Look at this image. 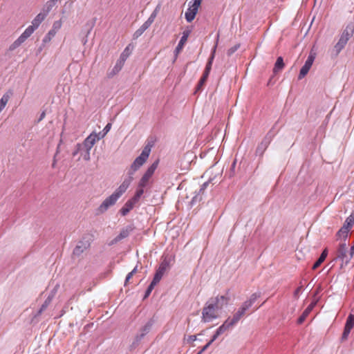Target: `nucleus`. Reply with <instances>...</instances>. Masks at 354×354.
<instances>
[{
  "label": "nucleus",
  "mask_w": 354,
  "mask_h": 354,
  "mask_svg": "<svg viewBox=\"0 0 354 354\" xmlns=\"http://www.w3.org/2000/svg\"><path fill=\"white\" fill-rule=\"evenodd\" d=\"M118 199V198L112 194L110 196L106 198L99 206L97 209V213L98 214L104 213L110 207L113 206L116 203Z\"/></svg>",
  "instance_id": "nucleus-9"
},
{
  "label": "nucleus",
  "mask_w": 354,
  "mask_h": 354,
  "mask_svg": "<svg viewBox=\"0 0 354 354\" xmlns=\"http://www.w3.org/2000/svg\"><path fill=\"white\" fill-rule=\"evenodd\" d=\"M354 33V24H350L346 26L345 29L343 30L342 33L340 35L339 39L337 43L335 45L332 54L334 56H337L339 53L342 51V50L345 47L348 41L351 39V37L353 35Z\"/></svg>",
  "instance_id": "nucleus-2"
},
{
  "label": "nucleus",
  "mask_w": 354,
  "mask_h": 354,
  "mask_svg": "<svg viewBox=\"0 0 354 354\" xmlns=\"http://www.w3.org/2000/svg\"><path fill=\"white\" fill-rule=\"evenodd\" d=\"M267 147V143L262 142L257 148V152L262 153L264 149Z\"/></svg>",
  "instance_id": "nucleus-47"
},
{
  "label": "nucleus",
  "mask_w": 354,
  "mask_h": 354,
  "mask_svg": "<svg viewBox=\"0 0 354 354\" xmlns=\"http://www.w3.org/2000/svg\"><path fill=\"white\" fill-rule=\"evenodd\" d=\"M315 59V53L310 52L304 65L301 67V68L300 70L299 75L298 77V78L299 80H301L307 75V73H308V71H310V69L313 65V63Z\"/></svg>",
  "instance_id": "nucleus-7"
},
{
  "label": "nucleus",
  "mask_w": 354,
  "mask_h": 354,
  "mask_svg": "<svg viewBox=\"0 0 354 354\" xmlns=\"http://www.w3.org/2000/svg\"><path fill=\"white\" fill-rule=\"evenodd\" d=\"M44 118V111H43L41 113L40 116H39V119H38V121H37V122H39L41 121V120H43V118Z\"/></svg>",
  "instance_id": "nucleus-54"
},
{
  "label": "nucleus",
  "mask_w": 354,
  "mask_h": 354,
  "mask_svg": "<svg viewBox=\"0 0 354 354\" xmlns=\"http://www.w3.org/2000/svg\"><path fill=\"white\" fill-rule=\"evenodd\" d=\"M350 230L346 228V227L342 226L341 229L337 232V236L339 237H342L344 239H346L348 236V234Z\"/></svg>",
  "instance_id": "nucleus-34"
},
{
  "label": "nucleus",
  "mask_w": 354,
  "mask_h": 354,
  "mask_svg": "<svg viewBox=\"0 0 354 354\" xmlns=\"http://www.w3.org/2000/svg\"><path fill=\"white\" fill-rule=\"evenodd\" d=\"M230 300L229 290L224 295L210 298L202 309L201 322L209 323L219 318L223 308L228 304Z\"/></svg>",
  "instance_id": "nucleus-1"
},
{
  "label": "nucleus",
  "mask_w": 354,
  "mask_h": 354,
  "mask_svg": "<svg viewBox=\"0 0 354 354\" xmlns=\"http://www.w3.org/2000/svg\"><path fill=\"white\" fill-rule=\"evenodd\" d=\"M97 141V138L95 136V133L93 132L84 140L82 146L84 149L91 150Z\"/></svg>",
  "instance_id": "nucleus-18"
},
{
  "label": "nucleus",
  "mask_w": 354,
  "mask_h": 354,
  "mask_svg": "<svg viewBox=\"0 0 354 354\" xmlns=\"http://www.w3.org/2000/svg\"><path fill=\"white\" fill-rule=\"evenodd\" d=\"M158 281H155L154 279L152 280L151 283L149 286L148 288L146 290L145 298H147L149 297V295L151 294L152 290L153 289L154 286L158 283Z\"/></svg>",
  "instance_id": "nucleus-38"
},
{
  "label": "nucleus",
  "mask_w": 354,
  "mask_h": 354,
  "mask_svg": "<svg viewBox=\"0 0 354 354\" xmlns=\"http://www.w3.org/2000/svg\"><path fill=\"white\" fill-rule=\"evenodd\" d=\"M316 304V301L315 302H313L312 304H310L307 308L304 311V313H302V315L299 317V318L298 319V323L299 324H301L304 322V320L306 319V318L307 317V316L309 315V313L311 312V310H313V308H314V306H315Z\"/></svg>",
  "instance_id": "nucleus-24"
},
{
  "label": "nucleus",
  "mask_w": 354,
  "mask_h": 354,
  "mask_svg": "<svg viewBox=\"0 0 354 354\" xmlns=\"http://www.w3.org/2000/svg\"><path fill=\"white\" fill-rule=\"evenodd\" d=\"M111 128V124L108 123L106 127L103 129V132L106 135V133L110 131Z\"/></svg>",
  "instance_id": "nucleus-50"
},
{
  "label": "nucleus",
  "mask_w": 354,
  "mask_h": 354,
  "mask_svg": "<svg viewBox=\"0 0 354 354\" xmlns=\"http://www.w3.org/2000/svg\"><path fill=\"white\" fill-rule=\"evenodd\" d=\"M196 340V335H191V336L189 337V339H188L189 342H194Z\"/></svg>",
  "instance_id": "nucleus-52"
},
{
  "label": "nucleus",
  "mask_w": 354,
  "mask_h": 354,
  "mask_svg": "<svg viewBox=\"0 0 354 354\" xmlns=\"http://www.w3.org/2000/svg\"><path fill=\"white\" fill-rule=\"evenodd\" d=\"M299 291V288H298V289L296 290V293H297Z\"/></svg>",
  "instance_id": "nucleus-58"
},
{
  "label": "nucleus",
  "mask_w": 354,
  "mask_h": 354,
  "mask_svg": "<svg viewBox=\"0 0 354 354\" xmlns=\"http://www.w3.org/2000/svg\"><path fill=\"white\" fill-rule=\"evenodd\" d=\"M208 183H209L208 182H206L202 185L201 187L199 189V192L196 195H195L192 200L191 203L192 205H194L197 201H200L201 200V193H203L204 192V190L207 187Z\"/></svg>",
  "instance_id": "nucleus-28"
},
{
  "label": "nucleus",
  "mask_w": 354,
  "mask_h": 354,
  "mask_svg": "<svg viewBox=\"0 0 354 354\" xmlns=\"http://www.w3.org/2000/svg\"><path fill=\"white\" fill-rule=\"evenodd\" d=\"M284 66V63L283 58L281 57H279L277 59L276 63L274 67V73H277L279 71L281 70Z\"/></svg>",
  "instance_id": "nucleus-32"
},
{
  "label": "nucleus",
  "mask_w": 354,
  "mask_h": 354,
  "mask_svg": "<svg viewBox=\"0 0 354 354\" xmlns=\"http://www.w3.org/2000/svg\"><path fill=\"white\" fill-rule=\"evenodd\" d=\"M143 188L144 187H138V189H137L135 196L131 200H132L135 203H137L144 193Z\"/></svg>",
  "instance_id": "nucleus-35"
},
{
  "label": "nucleus",
  "mask_w": 354,
  "mask_h": 354,
  "mask_svg": "<svg viewBox=\"0 0 354 354\" xmlns=\"http://www.w3.org/2000/svg\"><path fill=\"white\" fill-rule=\"evenodd\" d=\"M212 342H214V341L211 339V340L207 343V344L210 346L212 344Z\"/></svg>",
  "instance_id": "nucleus-57"
},
{
  "label": "nucleus",
  "mask_w": 354,
  "mask_h": 354,
  "mask_svg": "<svg viewBox=\"0 0 354 354\" xmlns=\"http://www.w3.org/2000/svg\"><path fill=\"white\" fill-rule=\"evenodd\" d=\"M159 10H160V6H158L155 8V10L153 11V12L151 14L149 18L151 19L153 21H154L156 17V16H157V15H158V12L159 11Z\"/></svg>",
  "instance_id": "nucleus-45"
},
{
  "label": "nucleus",
  "mask_w": 354,
  "mask_h": 354,
  "mask_svg": "<svg viewBox=\"0 0 354 354\" xmlns=\"http://www.w3.org/2000/svg\"><path fill=\"white\" fill-rule=\"evenodd\" d=\"M354 254V245L351 248L349 252H348V248L345 243H342L337 248L336 254L337 259L342 261V263L347 265L353 257Z\"/></svg>",
  "instance_id": "nucleus-4"
},
{
  "label": "nucleus",
  "mask_w": 354,
  "mask_h": 354,
  "mask_svg": "<svg viewBox=\"0 0 354 354\" xmlns=\"http://www.w3.org/2000/svg\"><path fill=\"white\" fill-rule=\"evenodd\" d=\"M219 335L216 333L212 336V339L214 342Z\"/></svg>",
  "instance_id": "nucleus-55"
},
{
  "label": "nucleus",
  "mask_w": 354,
  "mask_h": 354,
  "mask_svg": "<svg viewBox=\"0 0 354 354\" xmlns=\"http://www.w3.org/2000/svg\"><path fill=\"white\" fill-rule=\"evenodd\" d=\"M151 152V148L149 146H146L141 154L136 158V160L133 161L132 165H131V167L128 171V175L130 176H133L134 175V173L141 167L144 165V163L147 161L149 153Z\"/></svg>",
  "instance_id": "nucleus-3"
},
{
  "label": "nucleus",
  "mask_w": 354,
  "mask_h": 354,
  "mask_svg": "<svg viewBox=\"0 0 354 354\" xmlns=\"http://www.w3.org/2000/svg\"><path fill=\"white\" fill-rule=\"evenodd\" d=\"M136 272H137V266H136V267L133 269V270L131 271V272L134 274L135 273H136Z\"/></svg>",
  "instance_id": "nucleus-56"
},
{
  "label": "nucleus",
  "mask_w": 354,
  "mask_h": 354,
  "mask_svg": "<svg viewBox=\"0 0 354 354\" xmlns=\"http://www.w3.org/2000/svg\"><path fill=\"white\" fill-rule=\"evenodd\" d=\"M202 0H192L189 3V8L185 12V19L188 22L192 21L198 10Z\"/></svg>",
  "instance_id": "nucleus-5"
},
{
  "label": "nucleus",
  "mask_w": 354,
  "mask_h": 354,
  "mask_svg": "<svg viewBox=\"0 0 354 354\" xmlns=\"http://www.w3.org/2000/svg\"><path fill=\"white\" fill-rule=\"evenodd\" d=\"M213 174H216L218 175H221V169L218 168L216 165L211 167L209 170H207L206 171V174L207 176H209V180L212 181L214 180V178H212L211 176Z\"/></svg>",
  "instance_id": "nucleus-31"
},
{
  "label": "nucleus",
  "mask_w": 354,
  "mask_h": 354,
  "mask_svg": "<svg viewBox=\"0 0 354 354\" xmlns=\"http://www.w3.org/2000/svg\"><path fill=\"white\" fill-rule=\"evenodd\" d=\"M248 309L249 308H246V306L243 304H242L241 306L233 315V317L232 319L230 318V325L234 326L245 315V311Z\"/></svg>",
  "instance_id": "nucleus-17"
},
{
  "label": "nucleus",
  "mask_w": 354,
  "mask_h": 354,
  "mask_svg": "<svg viewBox=\"0 0 354 354\" xmlns=\"http://www.w3.org/2000/svg\"><path fill=\"white\" fill-rule=\"evenodd\" d=\"M169 267H170L169 261L167 260V259H165L160 263V266L158 267L153 279H154L155 281L159 282L161 280L165 272L167 270H169Z\"/></svg>",
  "instance_id": "nucleus-10"
},
{
  "label": "nucleus",
  "mask_w": 354,
  "mask_h": 354,
  "mask_svg": "<svg viewBox=\"0 0 354 354\" xmlns=\"http://www.w3.org/2000/svg\"><path fill=\"white\" fill-rule=\"evenodd\" d=\"M209 74L206 75V73L204 72L203 77H201V80L198 82L197 89L199 90L201 87L203 86V84L205 82Z\"/></svg>",
  "instance_id": "nucleus-40"
},
{
  "label": "nucleus",
  "mask_w": 354,
  "mask_h": 354,
  "mask_svg": "<svg viewBox=\"0 0 354 354\" xmlns=\"http://www.w3.org/2000/svg\"><path fill=\"white\" fill-rule=\"evenodd\" d=\"M62 22L61 21H56L54 22L53 28L49 30L48 33V40L50 41L51 39L55 35L57 31L61 28Z\"/></svg>",
  "instance_id": "nucleus-23"
},
{
  "label": "nucleus",
  "mask_w": 354,
  "mask_h": 354,
  "mask_svg": "<svg viewBox=\"0 0 354 354\" xmlns=\"http://www.w3.org/2000/svg\"><path fill=\"white\" fill-rule=\"evenodd\" d=\"M158 165V161H155L146 171L142 178L140 179L138 187H145L147 186L149 180L153 174L155 170L156 169Z\"/></svg>",
  "instance_id": "nucleus-6"
},
{
  "label": "nucleus",
  "mask_w": 354,
  "mask_h": 354,
  "mask_svg": "<svg viewBox=\"0 0 354 354\" xmlns=\"http://www.w3.org/2000/svg\"><path fill=\"white\" fill-rule=\"evenodd\" d=\"M218 38H219V35H217L216 44H215V46H214V48L212 49L211 56H210V57H209V59L208 60V62H207V64L206 65V67H205V70L204 71L205 73H206V75L207 74H209V73H210L212 62H213V59L214 58L215 53H216V47H217V44H218Z\"/></svg>",
  "instance_id": "nucleus-21"
},
{
  "label": "nucleus",
  "mask_w": 354,
  "mask_h": 354,
  "mask_svg": "<svg viewBox=\"0 0 354 354\" xmlns=\"http://www.w3.org/2000/svg\"><path fill=\"white\" fill-rule=\"evenodd\" d=\"M133 180V176H129L127 178H125L122 184L119 186V187L113 193L118 198H119L128 189L130 184Z\"/></svg>",
  "instance_id": "nucleus-12"
},
{
  "label": "nucleus",
  "mask_w": 354,
  "mask_h": 354,
  "mask_svg": "<svg viewBox=\"0 0 354 354\" xmlns=\"http://www.w3.org/2000/svg\"><path fill=\"white\" fill-rule=\"evenodd\" d=\"M44 308V304H42L39 308V310H38L37 313L33 317V318L32 319V322L34 323V322H36V319L37 317V316L40 315L43 311Z\"/></svg>",
  "instance_id": "nucleus-43"
},
{
  "label": "nucleus",
  "mask_w": 354,
  "mask_h": 354,
  "mask_svg": "<svg viewBox=\"0 0 354 354\" xmlns=\"http://www.w3.org/2000/svg\"><path fill=\"white\" fill-rule=\"evenodd\" d=\"M153 21H154L149 17L148 19L142 25V26H143V28L147 30L153 24Z\"/></svg>",
  "instance_id": "nucleus-46"
},
{
  "label": "nucleus",
  "mask_w": 354,
  "mask_h": 354,
  "mask_svg": "<svg viewBox=\"0 0 354 354\" xmlns=\"http://www.w3.org/2000/svg\"><path fill=\"white\" fill-rule=\"evenodd\" d=\"M136 203L132 200L127 201L124 207L121 209L122 215H126L134 206Z\"/></svg>",
  "instance_id": "nucleus-30"
},
{
  "label": "nucleus",
  "mask_w": 354,
  "mask_h": 354,
  "mask_svg": "<svg viewBox=\"0 0 354 354\" xmlns=\"http://www.w3.org/2000/svg\"><path fill=\"white\" fill-rule=\"evenodd\" d=\"M12 95L11 92L6 93L0 100V113L5 108L6 104L8 103L10 96Z\"/></svg>",
  "instance_id": "nucleus-27"
},
{
  "label": "nucleus",
  "mask_w": 354,
  "mask_h": 354,
  "mask_svg": "<svg viewBox=\"0 0 354 354\" xmlns=\"http://www.w3.org/2000/svg\"><path fill=\"white\" fill-rule=\"evenodd\" d=\"M209 346L207 344H205L202 349L198 352L200 354H201L203 352H204Z\"/></svg>",
  "instance_id": "nucleus-53"
},
{
  "label": "nucleus",
  "mask_w": 354,
  "mask_h": 354,
  "mask_svg": "<svg viewBox=\"0 0 354 354\" xmlns=\"http://www.w3.org/2000/svg\"><path fill=\"white\" fill-rule=\"evenodd\" d=\"M261 293L260 292H255L252 294L250 299L243 304L246 306V308H250L252 306V305L257 301V299L260 297Z\"/></svg>",
  "instance_id": "nucleus-26"
},
{
  "label": "nucleus",
  "mask_w": 354,
  "mask_h": 354,
  "mask_svg": "<svg viewBox=\"0 0 354 354\" xmlns=\"http://www.w3.org/2000/svg\"><path fill=\"white\" fill-rule=\"evenodd\" d=\"M354 224V214H351L345 221L343 226L346 227L348 230L353 227Z\"/></svg>",
  "instance_id": "nucleus-33"
},
{
  "label": "nucleus",
  "mask_w": 354,
  "mask_h": 354,
  "mask_svg": "<svg viewBox=\"0 0 354 354\" xmlns=\"http://www.w3.org/2000/svg\"><path fill=\"white\" fill-rule=\"evenodd\" d=\"M82 147H83L82 145L77 144L76 145L75 150L73 152V156H75L80 151V150L82 149Z\"/></svg>",
  "instance_id": "nucleus-48"
},
{
  "label": "nucleus",
  "mask_w": 354,
  "mask_h": 354,
  "mask_svg": "<svg viewBox=\"0 0 354 354\" xmlns=\"http://www.w3.org/2000/svg\"><path fill=\"white\" fill-rule=\"evenodd\" d=\"M90 245V239L84 237L81 241H80L77 243V245L75 246L73 250V254L76 256H80L89 248Z\"/></svg>",
  "instance_id": "nucleus-11"
},
{
  "label": "nucleus",
  "mask_w": 354,
  "mask_h": 354,
  "mask_svg": "<svg viewBox=\"0 0 354 354\" xmlns=\"http://www.w3.org/2000/svg\"><path fill=\"white\" fill-rule=\"evenodd\" d=\"M133 274L131 272H130L127 274V277H126V279H125V282H124V285H125V286H127V283L129 282V281L130 280V279H131V278H132V277H133Z\"/></svg>",
  "instance_id": "nucleus-51"
},
{
  "label": "nucleus",
  "mask_w": 354,
  "mask_h": 354,
  "mask_svg": "<svg viewBox=\"0 0 354 354\" xmlns=\"http://www.w3.org/2000/svg\"><path fill=\"white\" fill-rule=\"evenodd\" d=\"M145 28H143V26H140L134 33L133 35V39H137L139 37H140L143 32L145 31Z\"/></svg>",
  "instance_id": "nucleus-39"
},
{
  "label": "nucleus",
  "mask_w": 354,
  "mask_h": 354,
  "mask_svg": "<svg viewBox=\"0 0 354 354\" xmlns=\"http://www.w3.org/2000/svg\"><path fill=\"white\" fill-rule=\"evenodd\" d=\"M131 52L129 50V46L126 47V48L124 50V51L122 53V54L120 56V59L125 62L128 57L129 56Z\"/></svg>",
  "instance_id": "nucleus-37"
},
{
  "label": "nucleus",
  "mask_w": 354,
  "mask_h": 354,
  "mask_svg": "<svg viewBox=\"0 0 354 354\" xmlns=\"http://www.w3.org/2000/svg\"><path fill=\"white\" fill-rule=\"evenodd\" d=\"M124 62H125L118 59V60L117 61V62H116L115 65L114 66V67L113 68V69L109 73L108 76L109 77H112L114 75H115L117 73H118L122 68V67L124 64Z\"/></svg>",
  "instance_id": "nucleus-22"
},
{
  "label": "nucleus",
  "mask_w": 354,
  "mask_h": 354,
  "mask_svg": "<svg viewBox=\"0 0 354 354\" xmlns=\"http://www.w3.org/2000/svg\"><path fill=\"white\" fill-rule=\"evenodd\" d=\"M44 20V13L40 12L39 13L36 17L32 20V24L29 26L24 32V33H27L26 35L28 37L33 33V32L39 26L41 22Z\"/></svg>",
  "instance_id": "nucleus-8"
},
{
  "label": "nucleus",
  "mask_w": 354,
  "mask_h": 354,
  "mask_svg": "<svg viewBox=\"0 0 354 354\" xmlns=\"http://www.w3.org/2000/svg\"><path fill=\"white\" fill-rule=\"evenodd\" d=\"M133 227L131 225L127 226L126 227L123 228L120 234L114 238L113 240L110 241L109 243V245H114L117 243L118 241L122 240L123 239L127 237L129 234L133 231Z\"/></svg>",
  "instance_id": "nucleus-15"
},
{
  "label": "nucleus",
  "mask_w": 354,
  "mask_h": 354,
  "mask_svg": "<svg viewBox=\"0 0 354 354\" xmlns=\"http://www.w3.org/2000/svg\"><path fill=\"white\" fill-rule=\"evenodd\" d=\"M105 136H106V134L103 132V131L101 132H99L98 133H95V136L97 138V141L100 140V139L103 138Z\"/></svg>",
  "instance_id": "nucleus-49"
},
{
  "label": "nucleus",
  "mask_w": 354,
  "mask_h": 354,
  "mask_svg": "<svg viewBox=\"0 0 354 354\" xmlns=\"http://www.w3.org/2000/svg\"><path fill=\"white\" fill-rule=\"evenodd\" d=\"M233 325H230V317L227 318L224 323L220 326L218 329L216 330V333L217 335H221L223 333H225L227 330H228L230 328L232 327Z\"/></svg>",
  "instance_id": "nucleus-25"
},
{
  "label": "nucleus",
  "mask_w": 354,
  "mask_h": 354,
  "mask_svg": "<svg viewBox=\"0 0 354 354\" xmlns=\"http://www.w3.org/2000/svg\"><path fill=\"white\" fill-rule=\"evenodd\" d=\"M58 3H59V0H51V1H49L47 3V10H46V12H50L54 8H57Z\"/></svg>",
  "instance_id": "nucleus-36"
},
{
  "label": "nucleus",
  "mask_w": 354,
  "mask_h": 354,
  "mask_svg": "<svg viewBox=\"0 0 354 354\" xmlns=\"http://www.w3.org/2000/svg\"><path fill=\"white\" fill-rule=\"evenodd\" d=\"M151 326L152 324L151 322H148L147 324L145 325V326H143V328L141 329V333L140 335H136V337H135L134 341L131 345V349L135 348L137 346L140 341L144 337V336L147 333H149Z\"/></svg>",
  "instance_id": "nucleus-16"
},
{
  "label": "nucleus",
  "mask_w": 354,
  "mask_h": 354,
  "mask_svg": "<svg viewBox=\"0 0 354 354\" xmlns=\"http://www.w3.org/2000/svg\"><path fill=\"white\" fill-rule=\"evenodd\" d=\"M26 35H28V32H23L19 37V38L9 46V50L12 51L17 48H18L19 46H21L28 38V37Z\"/></svg>",
  "instance_id": "nucleus-19"
},
{
  "label": "nucleus",
  "mask_w": 354,
  "mask_h": 354,
  "mask_svg": "<svg viewBox=\"0 0 354 354\" xmlns=\"http://www.w3.org/2000/svg\"><path fill=\"white\" fill-rule=\"evenodd\" d=\"M159 10H160V6H158L155 8V10L153 11V12L151 14L149 18L151 19L153 21H154L156 17V16H157V15H158V12L159 11Z\"/></svg>",
  "instance_id": "nucleus-44"
},
{
  "label": "nucleus",
  "mask_w": 354,
  "mask_h": 354,
  "mask_svg": "<svg viewBox=\"0 0 354 354\" xmlns=\"http://www.w3.org/2000/svg\"><path fill=\"white\" fill-rule=\"evenodd\" d=\"M327 254H328L327 250L325 249L323 251V252L322 253V254L319 257V258L318 259V260L314 263V265L313 266V270L317 269L322 263V262L325 260L326 257H327Z\"/></svg>",
  "instance_id": "nucleus-29"
},
{
  "label": "nucleus",
  "mask_w": 354,
  "mask_h": 354,
  "mask_svg": "<svg viewBox=\"0 0 354 354\" xmlns=\"http://www.w3.org/2000/svg\"><path fill=\"white\" fill-rule=\"evenodd\" d=\"M84 149L85 150H84V153H82V155L84 160L88 161L91 159V156H90L91 150H88V149Z\"/></svg>",
  "instance_id": "nucleus-42"
},
{
  "label": "nucleus",
  "mask_w": 354,
  "mask_h": 354,
  "mask_svg": "<svg viewBox=\"0 0 354 354\" xmlns=\"http://www.w3.org/2000/svg\"><path fill=\"white\" fill-rule=\"evenodd\" d=\"M197 354H200V353H198Z\"/></svg>",
  "instance_id": "nucleus-59"
},
{
  "label": "nucleus",
  "mask_w": 354,
  "mask_h": 354,
  "mask_svg": "<svg viewBox=\"0 0 354 354\" xmlns=\"http://www.w3.org/2000/svg\"><path fill=\"white\" fill-rule=\"evenodd\" d=\"M354 327V315L350 314L346 319L344 330L342 336V341L347 339L351 329Z\"/></svg>",
  "instance_id": "nucleus-14"
},
{
  "label": "nucleus",
  "mask_w": 354,
  "mask_h": 354,
  "mask_svg": "<svg viewBox=\"0 0 354 354\" xmlns=\"http://www.w3.org/2000/svg\"><path fill=\"white\" fill-rule=\"evenodd\" d=\"M189 31H184L183 33V36L178 44V46H176V49H175V53H176V56H177V55L181 51V50L183 49L185 44L187 42V38L189 37Z\"/></svg>",
  "instance_id": "nucleus-20"
},
{
  "label": "nucleus",
  "mask_w": 354,
  "mask_h": 354,
  "mask_svg": "<svg viewBox=\"0 0 354 354\" xmlns=\"http://www.w3.org/2000/svg\"><path fill=\"white\" fill-rule=\"evenodd\" d=\"M195 158L192 152H187L180 162L181 170L183 171L189 170L190 164Z\"/></svg>",
  "instance_id": "nucleus-13"
},
{
  "label": "nucleus",
  "mask_w": 354,
  "mask_h": 354,
  "mask_svg": "<svg viewBox=\"0 0 354 354\" xmlns=\"http://www.w3.org/2000/svg\"><path fill=\"white\" fill-rule=\"evenodd\" d=\"M239 46H240L239 44H236L234 46H232L230 48H229L228 50H227V55L228 56H231L233 53H234L238 50Z\"/></svg>",
  "instance_id": "nucleus-41"
}]
</instances>
